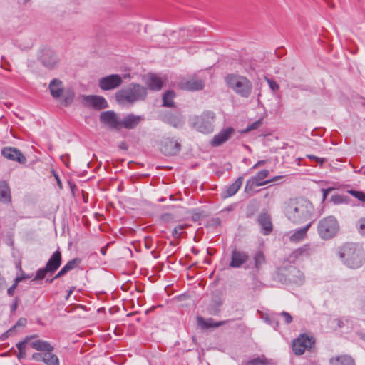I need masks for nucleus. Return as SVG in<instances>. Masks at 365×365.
I'll use <instances>...</instances> for the list:
<instances>
[{
    "instance_id": "nucleus-1",
    "label": "nucleus",
    "mask_w": 365,
    "mask_h": 365,
    "mask_svg": "<svg viewBox=\"0 0 365 365\" xmlns=\"http://www.w3.org/2000/svg\"><path fill=\"white\" fill-rule=\"evenodd\" d=\"M284 215L292 223L300 225L309 220L312 222L314 208L312 203L304 197L289 199L285 202Z\"/></svg>"
},
{
    "instance_id": "nucleus-2",
    "label": "nucleus",
    "mask_w": 365,
    "mask_h": 365,
    "mask_svg": "<svg viewBox=\"0 0 365 365\" xmlns=\"http://www.w3.org/2000/svg\"><path fill=\"white\" fill-rule=\"evenodd\" d=\"M339 255L344 263L352 269L361 267L364 262V253L359 245L344 244L340 248Z\"/></svg>"
},
{
    "instance_id": "nucleus-3",
    "label": "nucleus",
    "mask_w": 365,
    "mask_h": 365,
    "mask_svg": "<svg viewBox=\"0 0 365 365\" xmlns=\"http://www.w3.org/2000/svg\"><path fill=\"white\" fill-rule=\"evenodd\" d=\"M146 96L147 90L144 86L133 83L118 91L116 93L115 98L119 103H133L138 101L144 100Z\"/></svg>"
},
{
    "instance_id": "nucleus-4",
    "label": "nucleus",
    "mask_w": 365,
    "mask_h": 365,
    "mask_svg": "<svg viewBox=\"0 0 365 365\" xmlns=\"http://www.w3.org/2000/svg\"><path fill=\"white\" fill-rule=\"evenodd\" d=\"M229 88L243 98H248L252 90V84L246 77L228 75L225 78Z\"/></svg>"
},
{
    "instance_id": "nucleus-5",
    "label": "nucleus",
    "mask_w": 365,
    "mask_h": 365,
    "mask_svg": "<svg viewBox=\"0 0 365 365\" xmlns=\"http://www.w3.org/2000/svg\"><path fill=\"white\" fill-rule=\"evenodd\" d=\"M339 230V224L334 216H327L319 220L317 232L319 237L327 240L334 237Z\"/></svg>"
},
{
    "instance_id": "nucleus-6",
    "label": "nucleus",
    "mask_w": 365,
    "mask_h": 365,
    "mask_svg": "<svg viewBox=\"0 0 365 365\" xmlns=\"http://www.w3.org/2000/svg\"><path fill=\"white\" fill-rule=\"evenodd\" d=\"M31 346L36 350L45 351L43 362L46 365H59L58 356L53 354V346L48 341L36 340L31 343Z\"/></svg>"
},
{
    "instance_id": "nucleus-7",
    "label": "nucleus",
    "mask_w": 365,
    "mask_h": 365,
    "mask_svg": "<svg viewBox=\"0 0 365 365\" xmlns=\"http://www.w3.org/2000/svg\"><path fill=\"white\" fill-rule=\"evenodd\" d=\"M215 114L212 111L203 112L200 116L196 117L193 123L194 127L202 133H210L214 130Z\"/></svg>"
},
{
    "instance_id": "nucleus-8",
    "label": "nucleus",
    "mask_w": 365,
    "mask_h": 365,
    "mask_svg": "<svg viewBox=\"0 0 365 365\" xmlns=\"http://www.w3.org/2000/svg\"><path fill=\"white\" fill-rule=\"evenodd\" d=\"M269 174L268 170H262L258 172L255 176L250 178L246 182L245 190L246 192H248L250 190H252L255 187L262 186L269 182H274L278 179H279L280 176L274 177L268 180H264Z\"/></svg>"
},
{
    "instance_id": "nucleus-9",
    "label": "nucleus",
    "mask_w": 365,
    "mask_h": 365,
    "mask_svg": "<svg viewBox=\"0 0 365 365\" xmlns=\"http://www.w3.org/2000/svg\"><path fill=\"white\" fill-rule=\"evenodd\" d=\"M181 143L175 138L165 137L160 143V150L165 155H175L181 150Z\"/></svg>"
},
{
    "instance_id": "nucleus-10",
    "label": "nucleus",
    "mask_w": 365,
    "mask_h": 365,
    "mask_svg": "<svg viewBox=\"0 0 365 365\" xmlns=\"http://www.w3.org/2000/svg\"><path fill=\"white\" fill-rule=\"evenodd\" d=\"M122 83L123 79L120 75L111 74L101 78L98 81V86L103 91H109L119 87Z\"/></svg>"
},
{
    "instance_id": "nucleus-11",
    "label": "nucleus",
    "mask_w": 365,
    "mask_h": 365,
    "mask_svg": "<svg viewBox=\"0 0 365 365\" xmlns=\"http://www.w3.org/2000/svg\"><path fill=\"white\" fill-rule=\"evenodd\" d=\"M313 344L314 341L312 337L302 334L293 341V351L297 355H301L307 349L311 348Z\"/></svg>"
},
{
    "instance_id": "nucleus-12",
    "label": "nucleus",
    "mask_w": 365,
    "mask_h": 365,
    "mask_svg": "<svg viewBox=\"0 0 365 365\" xmlns=\"http://www.w3.org/2000/svg\"><path fill=\"white\" fill-rule=\"evenodd\" d=\"M83 104L86 107H91L96 110L108 108L106 100L100 96H82Z\"/></svg>"
},
{
    "instance_id": "nucleus-13",
    "label": "nucleus",
    "mask_w": 365,
    "mask_h": 365,
    "mask_svg": "<svg viewBox=\"0 0 365 365\" xmlns=\"http://www.w3.org/2000/svg\"><path fill=\"white\" fill-rule=\"evenodd\" d=\"M204 86L203 81L196 77L182 78L179 83V87L181 89L189 91H200Z\"/></svg>"
},
{
    "instance_id": "nucleus-14",
    "label": "nucleus",
    "mask_w": 365,
    "mask_h": 365,
    "mask_svg": "<svg viewBox=\"0 0 365 365\" xmlns=\"http://www.w3.org/2000/svg\"><path fill=\"white\" fill-rule=\"evenodd\" d=\"M2 155L13 161H17L20 164H25L27 161L24 155L17 148L13 147H5L1 150Z\"/></svg>"
},
{
    "instance_id": "nucleus-15",
    "label": "nucleus",
    "mask_w": 365,
    "mask_h": 365,
    "mask_svg": "<svg viewBox=\"0 0 365 365\" xmlns=\"http://www.w3.org/2000/svg\"><path fill=\"white\" fill-rule=\"evenodd\" d=\"M40 61L42 64L48 69L56 68L59 63L56 53L50 49L43 51Z\"/></svg>"
},
{
    "instance_id": "nucleus-16",
    "label": "nucleus",
    "mask_w": 365,
    "mask_h": 365,
    "mask_svg": "<svg viewBox=\"0 0 365 365\" xmlns=\"http://www.w3.org/2000/svg\"><path fill=\"white\" fill-rule=\"evenodd\" d=\"M160 119L174 128H181L184 124L182 116L179 113L165 112L160 115Z\"/></svg>"
},
{
    "instance_id": "nucleus-17",
    "label": "nucleus",
    "mask_w": 365,
    "mask_h": 365,
    "mask_svg": "<svg viewBox=\"0 0 365 365\" xmlns=\"http://www.w3.org/2000/svg\"><path fill=\"white\" fill-rule=\"evenodd\" d=\"M100 120L112 128L119 129L120 128V120L113 111L102 112L100 115Z\"/></svg>"
},
{
    "instance_id": "nucleus-18",
    "label": "nucleus",
    "mask_w": 365,
    "mask_h": 365,
    "mask_svg": "<svg viewBox=\"0 0 365 365\" xmlns=\"http://www.w3.org/2000/svg\"><path fill=\"white\" fill-rule=\"evenodd\" d=\"M248 259L249 255L247 252L235 249L231 254L230 267L232 268H239L245 264Z\"/></svg>"
},
{
    "instance_id": "nucleus-19",
    "label": "nucleus",
    "mask_w": 365,
    "mask_h": 365,
    "mask_svg": "<svg viewBox=\"0 0 365 365\" xmlns=\"http://www.w3.org/2000/svg\"><path fill=\"white\" fill-rule=\"evenodd\" d=\"M312 222H309L304 227L296 229L288 232L289 241L294 243H297L303 241L307 236V232L309 230Z\"/></svg>"
},
{
    "instance_id": "nucleus-20",
    "label": "nucleus",
    "mask_w": 365,
    "mask_h": 365,
    "mask_svg": "<svg viewBox=\"0 0 365 365\" xmlns=\"http://www.w3.org/2000/svg\"><path fill=\"white\" fill-rule=\"evenodd\" d=\"M235 133V129L228 127L223 130H222L219 133L214 135L212 140L211 141V145L212 146H220L227 140H228L231 136Z\"/></svg>"
},
{
    "instance_id": "nucleus-21",
    "label": "nucleus",
    "mask_w": 365,
    "mask_h": 365,
    "mask_svg": "<svg viewBox=\"0 0 365 365\" xmlns=\"http://www.w3.org/2000/svg\"><path fill=\"white\" fill-rule=\"evenodd\" d=\"M61 252L59 249H58L51 256L45 267L47 270L50 271V274H53L59 268L61 264Z\"/></svg>"
},
{
    "instance_id": "nucleus-22",
    "label": "nucleus",
    "mask_w": 365,
    "mask_h": 365,
    "mask_svg": "<svg viewBox=\"0 0 365 365\" xmlns=\"http://www.w3.org/2000/svg\"><path fill=\"white\" fill-rule=\"evenodd\" d=\"M257 222L261 226L263 235H267L272 232V222L270 216L267 213L261 212L258 216Z\"/></svg>"
},
{
    "instance_id": "nucleus-23",
    "label": "nucleus",
    "mask_w": 365,
    "mask_h": 365,
    "mask_svg": "<svg viewBox=\"0 0 365 365\" xmlns=\"http://www.w3.org/2000/svg\"><path fill=\"white\" fill-rule=\"evenodd\" d=\"M313 252V250L309 244H306L294 250L289 255V260L294 262L297 259L302 257H308Z\"/></svg>"
},
{
    "instance_id": "nucleus-24",
    "label": "nucleus",
    "mask_w": 365,
    "mask_h": 365,
    "mask_svg": "<svg viewBox=\"0 0 365 365\" xmlns=\"http://www.w3.org/2000/svg\"><path fill=\"white\" fill-rule=\"evenodd\" d=\"M288 274H286L287 277V280L293 284H296L297 285L302 284L304 282V277L303 273L299 270L297 268L294 267H289L287 269Z\"/></svg>"
},
{
    "instance_id": "nucleus-25",
    "label": "nucleus",
    "mask_w": 365,
    "mask_h": 365,
    "mask_svg": "<svg viewBox=\"0 0 365 365\" xmlns=\"http://www.w3.org/2000/svg\"><path fill=\"white\" fill-rule=\"evenodd\" d=\"M142 120H143V118L142 116L129 114L127 116H125L122 120H120V127H123L126 129H133Z\"/></svg>"
},
{
    "instance_id": "nucleus-26",
    "label": "nucleus",
    "mask_w": 365,
    "mask_h": 365,
    "mask_svg": "<svg viewBox=\"0 0 365 365\" xmlns=\"http://www.w3.org/2000/svg\"><path fill=\"white\" fill-rule=\"evenodd\" d=\"M48 88L51 96L54 98H60L64 91L63 82L58 78H54L50 82Z\"/></svg>"
},
{
    "instance_id": "nucleus-27",
    "label": "nucleus",
    "mask_w": 365,
    "mask_h": 365,
    "mask_svg": "<svg viewBox=\"0 0 365 365\" xmlns=\"http://www.w3.org/2000/svg\"><path fill=\"white\" fill-rule=\"evenodd\" d=\"M145 83L150 90L153 91H159L163 87L162 79L155 74H149L145 78Z\"/></svg>"
},
{
    "instance_id": "nucleus-28",
    "label": "nucleus",
    "mask_w": 365,
    "mask_h": 365,
    "mask_svg": "<svg viewBox=\"0 0 365 365\" xmlns=\"http://www.w3.org/2000/svg\"><path fill=\"white\" fill-rule=\"evenodd\" d=\"M243 181L242 177H239L232 185H229L223 193V197H228L234 195L240 188Z\"/></svg>"
},
{
    "instance_id": "nucleus-29",
    "label": "nucleus",
    "mask_w": 365,
    "mask_h": 365,
    "mask_svg": "<svg viewBox=\"0 0 365 365\" xmlns=\"http://www.w3.org/2000/svg\"><path fill=\"white\" fill-rule=\"evenodd\" d=\"M254 264L253 268L256 269V271H259L261 269L262 265L265 263V257L263 252L260 250L257 251L253 256ZM246 269L252 268L251 265H247L245 267Z\"/></svg>"
},
{
    "instance_id": "nucleus-30",
    "label": "nucleus",
    "mask_w": 365,
    "mask_h": 365,
    "mask_svg": "<svg viewBox=\"0 0 365 365\" xmlns=\"http://www.w3.org/2000/svg\"><path fill=\"white\" fill-rule=\"evenodd\" d=\"M11 200V191L5 181L0 182V202H10Z\"/></svg>"
},
{
    "instance_id": "nucleus-31",
    "label": "nucleus",
    "mask_w": 365,
    "mask_h": 365,
    "mask_svg": "<svg viewBox=\"0 0 365 365\" xmlns=\"http://www.w3.org/2000/svg\"><path fill=\"white\" fill-rule=\"evenodd\" d=\"M329 362L331 365H355L354 359L348 355L332 358Z\"/></svg>"
},
{
    "instance_id": "nucleus-32",
    "label": "nucleus",
    "mask_w": 365,
    "mask_h": 365,
    "mask_svg": "<svg viewBox=\"0 0 365 365\" xmlns=\"http://www.w3.org/2000/svg\"><path fill=\"white\" fill-rule=\"evenodd\" d=\"M222 305V302L220 299L217 298L212 300L207 307V312L211 315H216L220 311V307Z\"/></svg>"
},
{
    "instance_id": "nucleus-33",
    "label": "nucleus",
    "mask_w": 365,
    "mask_h": 365,
    "mask_svg": "<svg viewBox=\"0 0 365 365\" xmlns=\"http://www.w3.org/2000/svg\"><path fill=\"white\" fill-rule=\"evenodd\" d=\"M197 322L198 323L202 325V327H218L221 325H223L225 324V321H222V322H215L214 323L213 322V319H210L207 321L204 320V319L202 317H197Z\"/></svg>"
},
{
    "instance_id": "nucleus-34",
    "label": "nucleus",
    "mask_w": 365,
    "mask_h": 365,
    "mask_svg": "<svg viewBox=\"0 0 365 365\" xmlns=\"http://www.w3.org/2000/svg\"><path fill=\"white\" fill-rule=\"evenodd\" d=\"M175 96V93L173 91H167L163 96V106L165 107L174 106L173 99Z\"/></svg>"
},
{
    "instance_id": "nucleus-35",
    "label": "nucleus",
    "mask_w": 365,
    "mask_h": 365,
    "mask_svg": "<svg viewBox=\"0 0 365 365\" xmlns=\"http://www.w3.org/2000/svg\"><path fill=\"white\" fill-rule=\"evenodd\" d=\"M74 92L71 90H66L63 91V95L61 96L63 97V102L65 106L70 105L74 98Z\"/></svg>"
},
{
    "instance_id": "nucleus-36",
    "label": "nucleus",
    "mask_w": 365,
    "mask_h": 365,
    "mask_svg": "<svg viewBox=\"0 0 365 365\" xmlns=\"http://www.w3.org/2000/svg\"><path fill=\"white\" fill-rule=\"evenodd\" d=\"M267 360L263 357H257L254 359L244 361L242 365H267Z\"/></svg>"
},
{
    "instance_id": "nucleus-37",
    "label": "nucleus",
    "mask_w": 365,
    "mask_h": 365,
    "mask_svg": "<svg viewBox=\"0 0 365 365\" xmlns=\"http://www.w3.org/2000/svg\"><path fill=\"white\" fill-rule=\"evenodd\" d=\"M356 229L360 235L365 236V217L359 219L356 223Z\"/></svg>"
},
{
    "instance_id": "nucleus-38",
    "label": "nucleus",
    "mask_w": 365,
    "mask_h": 365,
    "mask_svg": "<svg viewBox=\"0 0 365 365\" xmlns=\"http://www.w3.org/2000/svg\"><path fill=\"white\" fill-rule=\"evenodd\" d=\"M347 192L362 202H365V193L362 191L350 190Z\"/></svg>"
},
{
    "instance_id": "nucleus-39",
    "label": "nucleus",
    "mask_w": 365,
    "mask_h": 365,
    "mask_svg": "<svg viewBox=\"0 0 365 365\" xmlns=\"http://www.w3.org/2000/svg\"><path fill=\"white\" fill-rule=\"evenodd\" d=\"M81 262V259L78 258H74L69 262H68L64 266L68 271H71L74 269Z\"/></svg>"
},
{
    "instance_id": "nucleus-40",
    "label": "nucleus",
    "mask_w": 365,
    "mask_h": 365,
    "mask_svg": "<svg viewBox=\"0 0 365 365\" xmlns=\"http://www.w3.org/2000/svg\"><path fill=\"white\" fill-rule=\"evenodd\" d=\"M50 273L49 270L46 269V267H44L43 268L39 269L36 274V276L34 279V280H41L45 278L46 275Z\"/></svg>"
},
{
    "instance_id": "nucleus-41",
    "label": "nucleus",
    "mask_w": 365,
    "mask_h": 365,
    "mask_svg": "<svg viewBox=\"0 0 365 365\" xmlns=\"http://www.w3.org/2000/svg\"><path fill=\"white\" fill-rule=\"evenodd\" d=\"M262 125V120H257L255 122L251 123L248 125L244 130L243 133H247L251 130H255L258 128Z\"/></svg>"
},
{
    "instance_id": "nucleus-42",
    "label": "nucleus",
    "mask_w": 365,
    "mask_h": 365,
    "mask_svg": "<svg viewBox=\"0 0 365 365\" xmlns=\"http://www.w3.org/2000/svg\"><path fill=\"white\" fill-rule=\"evenodd\" d=\"M32 338H33V336H31V337L27 336L23 341L17 343L16 346L18 350L19 351H26V344L29 341V340Z\"/></svg>"
},
{
    "instance_id": "nucleus-43",
    "label": "nucleus",
    "mask_w": 365,
    "mask_h": 365,
    "mask_svg": "<svg viewBox=\"0 0 365 365\" xmlns=\"http://www.w3.org/2000/svg\"><path fill=\"white\" fill-rule=\"evenodd\" d=\"M331 201L335 205H339L345 202L344 197L341 195H334L331 197Z\"/></svg>"
},
{
    "instance_id": "nucleus-44",
    "label": "nucleus",
    "mask_w": 365,
    "mask_h": 365,
    "mask_svg": "<svg viewBox=\"0 0 365 365\" xmlns=\"http://www.w3.org/2000/svg\"><path fill=\"white\" fill-rule=\"evenodd\" d=\"M265 80L267 82L270 89L272 91L275 92V91H278L279 89V84L276 81H274V80L270 79L269 78H265Z\"/></svg>"
},
{
    "instance_id": "nucleus-45",
    "label": "nucleus",
    "mask_w": 365,
    "mask_h": 365,
    "mask_svg": "<svg viewBox=\"0 0 365 365\" xmlns=\"http://www.w3.org/2000/svg\"><path fill=\"white\" fill-rule=\"evenodd\" d=\"M279 315L284 319V321L287 324H289L292 322V317L287 312H282Z\"/></svg>"
},
{
    "instance_id": "nucleus-46",
    "label": "nucleus",
    "mask_w": 365,
    "mask_h": 365,
    "mask_svg": "<svg viewBox=\"0 0 365 365\" xmlns=\"http://www.w3.org/2000/svg\"><path fill=\"white\" fill-rule=\"evenodd\" d=\"M44 355L45 351H41V353H34L32 355V359L36 361H43Z\"/></svg>"
},
{
    "instance_id": "nucleus-47",
    "label": "nucleus",
    "mask_w": 365,
    "mask_h": 365,
    "mask_svg": "<svg viewBox=\"0 0 365 365\" xmlns=\"http://www.w3.org/2000/svg\"><path fill=\"white\" fill-rule=\"evenodd\" d=\"M183 228L184 227L182 225H178V226L175 227L172 233L173 236L175 237H179L182 234Z\"/></svg>"
},
{
    "instance_id": "nucleus-48",
    "label": "nucleus",
    "mask_w": 365,
    "mask_h": 365,
    "mask_svg": "<svg viewBox=\"0 0 365 365\" xmlns=\"http://www.w3.org/2000/svg\"><path fill=\"white\" fill-rule=\"evenodd\" d=\"M18 284L19 283L16 282V280L14 279V283L7 289V294L9 297H12L14 295Z\"/></svg>"
},
{
    "instance_id": "nucleus-49",
    "label": "nucleus",
    "mask_w": 365,
    "mask_h": 365,
    "mask_svg": "<svg viewBox=\"0 0 365 365\" xmlns=\"http://www.w3.org/2000/svg\"><path fill=\"white\" fill-rule=\"evenodd\" d=\"M27 320L26 318H20L18 322L16 323L14 326L12 327L14 330L18 327H25L26 324Z\"/></svg>"
},
{
    "instance_id": "nucleus-50",
    "label": "nucleus",
    "mask_w": 365,
    "mask_h": 365,
    "mask_svg": "<svg viewBox=\"0 0 365 365\" xmlns=\"http://www.w3.org/2000/svg\"><path fill=\"white\" fill-rule=\"evenodd\" d=\"M67 272H68V269L63 266L62 269L55 275L54 279H58L64 276Z\"/></svg>"
},
{
    "instance_id": "nucleus-51",
    "label": "nucleus",
    "mask_w": 365,
    "mask_h": 365,
    "mask_svg": "<svg viewBox=\"0 0 365 365\" xmlns=\"http://www.w3.org/2000/svg\"><path fill=\"white\" fill-rule=\"evenodd\" d=\"M221 220L219 217H215L210 220V225L213 227H217L220 225Z\"/></svg>"
},
{
    "instance_id": "nucleus-52",
    "label": "nucleus",
    "mask_w": 365,
    "mask_h": 365,
    "mask_svg": "<svg viewBox=\"0 0 365 365\" xmlns=\"http://www.w3.org/2000/svg\"><path fill=\"white\" fill-rule=\"evenodd\" d=\"M14 331V328H10L9 330H7L6 332H4L0 337V339L1 341H4L6 339L9 335L11 334V333Z\"/></svg>"
},
{
    "instance_id": "nucleus-53",
    "label": "nucleus",
    "mask_w": 365,
    "mask_h": 365,
    "mask_svg": "<svg viewBox=\"0 0 365 365\" xmlns=\"http://www.w3.org/2000/svg\"><path fill=\"white\" fill-rule=\"evenodd\" d=\"M6 286V282L5 278L0 273V292H1Z\"/></svg>"
},
{
    "instance_id": "nucleus-54",
    "label": "nucleus",
    "mask_w": 365,
    "mask_h": 365,
    "mask_svg": "<svg viewBox=\"0 0 365 365\" xmlns=\"http://www.w3.org/2000/svg\"><path fill=\"white\" fill-rule=\"evenodd\" d=\"M31 276L29 274H22L21 276H18L15 278V280H16V282H22L23 280L26 279H29L30 278Z\"/></svg>"
},
{
    "instance_id": "nucleus-55",
    "label": "nucleus",
    "mask_w": 365,
    "mask_h": 365,
    "mask_svg": "<svg viewBox=\"0 0 365 365\" xmlns=\"http://www.w3.org/2000/svg\"><path fill=\"white\" fill-rule=\"evenodd\" d=\"M61 161L67 166L68 167V163H69V156L68 155H63L61 156Z\"/></svg>"
},
{
    "instance_id": "nucleus-56",
    "label": "nucleus",
    "mask_w": 365,
    "mask_h": 365,
    "mask_svg": "<svg viewBox=\"0 0 365 365\" xmlns=\"http://www.w3.org/2000/svg\"><path fill=\"white\" fill-rule=\"evenodd\" d=\"M308 158H310V159H314L315 160L317 163H319L320 165H322L323 163L325 161V159L324 158H318V157H316L314 155H308Z\"/></svg>"
},
{
    "instance_id": "nucleus-57",
    "label": "nucleus",
    "mask_w": 365,
    "mask_h": 365,
    "mask_svg": "<svg viewBox=\"0 0 365 365\" xmlns=\"http://www.w3.org/2000/svg\"><path fill=\"white\" fill-rule=\"evenodd\" d=\"M323 192V200H324L327 197L328 194L330 192L331 190H332V188H327V189H322Z\"/></svg>"
},
{
    "instance_id": "nucleus-58",
    "label": "nucleus",
    "mask_w": 365,
    "mask_h": 365,
    "mask_svg": "<svg viewBox=\"0 0 365 365\" xmlns=\"http://www.w3.org/2000/svg\"><path fill=\"white\" fill-rule=\"evenodd\" d=\"M26 356V351H19V353L16 354L17 358L20 360L24 359Z\"/></svg>"
},
{
    "instance_id": "nucleus-59",
    "label": "nucleus",
    "mask_w": 365,
    "mask_h": 365,
    "mask_svg": "<svg viewBox=\"0 0 365 365\" xmlns=\"http://www.w3.org/2000/svg\"><path fill=\"white\" fill-rule=\"evenodd\" d=\"M266 162L267 161L264 160L258 161L256 164L254 165V166L252 167V169H256V168H259V166L264 165L266 163Z\"/></svg>"
},
{
    "instance_id": "nucleus-60",
    "label": "nucleus",
    "mask_w": 365,
    "mask_h": 365,
    "mask_svg": "<svg viewBox=\"0 0 365 365\" xmlns=\"http://www.w3.org/2000/svg\"><path fill=\"white\" fill-rule=\"evenodd\" d=\"M119 148H120V149H122V150H127V149H128L127 144H126L125 142H122V143L119 145Z\"/></svg>"
},
{
    "instance_id": "nucleus-61",
    "label": "nucleus",
    "mask_w": 365,
    "mask_h": 365,
    "mask_svg": "<svg viewBox=\"0 0 365 365\" xmlns=\"http://www.w3.org/2000/svg\"><path fill=\"white\" fill-rule=\"evenodd\" d=\"M55 178L56 179L57 184L60 188H62V183L60 180L59 177L57 175H55Z\"/></svg>"
},
{
    "instance_id": "nucleus-62",
    "label": "nucleus",
    "mask_w": 365,
    "mask_h": 365,
    "mask_svg": "<svg viewBox=\"0 0 365 365\" xmlns=\"http://www.w3.org/2000/svg\"><path fill=\"white\" fill-rule=\"evenodd\" d=\"M73 289H74V287L70 289L68 291V294H67V296L66 297V299H68L69 298V297L72 294L73 292Z\"/></svg>"
},
{
    "instance_id": "nucleus-63",
    "label": "nucleus",
    "mask_w": 365,
    "mask_h": 365,
    "mask_svg": "<svg viewBox=\"0 0 365 365\" xmlns=\"http://www.w3.org/2000/svg\"><path fill=\"white\" fill-rule=\"evenodd\" d=\"M17 306H18L17 300H16V302H14V304H12V306H11V310H12V311L16 310V308H17Z\"/></svg>"
},
{
    "instance_id": "nucleus-64",
    "label": "nucleus",
    "mask_w": 365,
    "mask_h": 365,
    "mask_svg": "<svg viewBox=\"0 0 365 365\" xmlns=\"http://www.w3.org/2000/svg\"><path fill=\"white\" fill-rule=\"evenodd\" d=\"M106 247H102L101 249V252L103 254V255H105L106 254Z\"/></svg>"
}]
</instances>
